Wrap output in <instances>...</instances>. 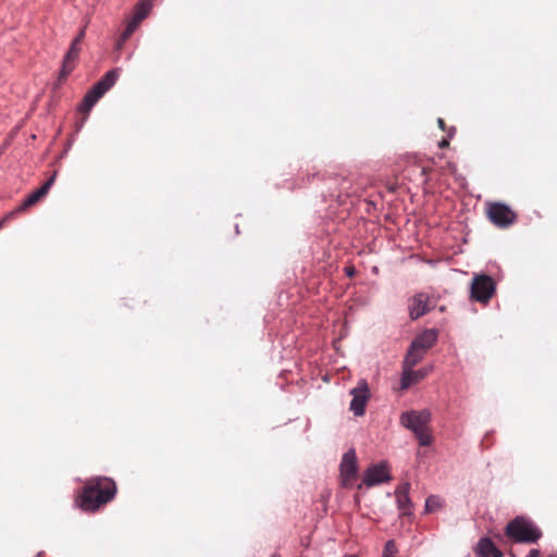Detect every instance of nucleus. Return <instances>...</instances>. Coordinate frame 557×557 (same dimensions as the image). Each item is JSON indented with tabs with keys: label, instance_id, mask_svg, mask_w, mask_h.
<instances>
[{
	"label": "nucleus",
	"instance_id": "f3484780",
	"mask_svg": "<svg viewBox=\"0 0 557 557\" xmlns=\"http://www.w3.org/2000/svg\"><path fill=\"white\" fill-rule=\"evenodd\" d=\"M478 553L482 557H502V553L490 539H482L478 544Z\"/></svg>",
	"mask_w": 557,
	"mask_h": 557
},
{
	"label": "nucleus",
	"instance_id": "bb28decb",
	"mask_svg": "<svg viewBox=\"0 0 557 557\" xmlns=\"http://www.w3.org/2000/svg\"><path fill=\"white\" fill-rule=\"evenodd\" d=\"M430 172H431V169H430V168H423V169H422V174H423L424 176H428Z\"/></svg>",
	"mask_w": 557,
	"mask_h": 557
},
{
	"label": "nucleus",
	"instance_id": "9b49d317",
	"mask_svg": "<svg viewBox=\"0 0 557 557\" xmlns=\"http://www.w3.org/2000/svg\"><path fill=\"white\" fill-rule=\"evenodd\" d=\"M339 468L343 484H351L357 473V458L354 449L344 454Z\"/></svg>",
	"mask_w": 557,
	"mask_h": 557
},
{
	"label": "nucleus",
	"instance_id": "6e6552de",
	"mask_svg": "<svg viewBox=\"0 0 557 557\" xmlns=\"http://www.w3.org/2000/svg\"><path fill=\"white\" fill-rule=\"evenodd\" d=\"M352 399L350 401V410L355 416H362L366 410L367 403L370 398V391L368 383L362 380L359 381L357 386L350 392Z\"/></svg>",
	"mask_w": 557,
	"mask_h": 557
},
{
	"label": "nucleus",
	"instance_id": "c756f323",
	"mask_svg": "<svg viewBox=\"0 0 557 557\" xmlns=\"http://www.w3.org/2000/svg\"><path fill=\"white\" fill-rule=\"evenodd\" d=\"M344 557H357V556H355V555H346Z\"/></svg>",
	"mask_w": 557,
	"mask_h": 557
},
{
	"label": "nucleus",
	"instance_id": "20e7f679",
	"mask_svg": "<svg viewBox=\"0 0 557 557\" xmlns=\"http://www.w3.org/2000/svg\"><path fill=\"white\" fill-rule=\"evenodd\" d=\"M506 535L516 542L534 543L541 537L542 533L522 518H516L507 524Z\"/></svg>",
	"mask_w": 557,
	"mask_h": 557
},
{
	"label": "nucleus",
	"instance_id": "412c9836",
	"mask_svg": "<svg viewBox=\"0 0 557 557\" xmlns=\"http://www.w3.org/2000/svg\"><path fill=\"white\" fill-rule=\"evenodd\" d=\"M397 554L396 544L394 541H387L384 550H383V557H395Z\"/></svg>",
	"mask_w": 557,
	"mask_h": 557
},
{
	"label": "nucleus",
	"instance_id": "7c9ffc66",
	"mask_svg": "<svg viewBox=\"0 0 557 557\" xmlns=\"http://www.w3.org/2000/svg\"><path fill=\"white\" fill-rule=\"evenodd\" d=\"M550 557H557V554H555V555H552Z\"/></svg>",
	"mask_w": 557,
	"mask_h": 557
},
{
	"label": "nucleus",
	"instance_id": "6ab92c4d",
	"mask_svg": "<svg viewBox=\"0 0 557 557\" xmlns=\"http://www.w3.org/2000/svg\"><path fill=\"white\" fill-rule=\"evenodd\" d=\"M154 0H140L134 8V12L143 14L146 18L153 7Z\"/></svg>",
	"mask_w": 557,
	"mask_h": 557
},
{
	"label": "nucleus",
	"instance_id": "f03ea898",
	"mask_svg": "<svg viewBox=\"0 0 557 557\" xmlns=\"http://www.w3.org/2000/svg\"><path fill=\"white\" fill-rule=\"evenodd\" d=\"M431 420V413L428 410L405 411L400 414V423L412 431L421 446H429L432 443V435L428 430Z\"/></svg>",
	"mask_w": 557,
	"mask_h": 557
},
{
	"label": "nucleus",
	"instance_id": "ddd939ff",
	"mask_svg": "<svg viewBox=\"0 0 557 557\" xmlns=\"http://www.w3.org/2000/svg\"><path fill=\"white\" fill-rule=\"evenodd\" d=\"M428 374V369L413 370V368H403L400 379V391L408 389L411 385H414L422 381Z\"/></svg>",
	"mask_w": 557,
	"mask_h": 557
},
{
	"label": "nucleus",
	"instance_id": "5701e85b",
	"mask_svg": "<svg viewBox=\"0 0 557 557\" xmlns=\"http://www.w3.org/2000/svg\"><path fill=\"white\" fill-rule=\"evenodd\" d=\"M85 35H86V26H84L79 33L77 34V36L74 38L73 41H75L76 44H83L84 39H85Z\"/></svg>",
	"mask_w": 557,
	"mask_h": 557
},
{
	"label": "nucleus",
	"instance_id": "4468645a",
	"mask_svg": "<svg viewBox=\"0 0 557 557\" xmlns=\"http://www.w3.org/2000/svg\"><path fill=\"white\" fill-rule=\"evenodd\" d=\"M409 490L410 484L406 482L400 484L395 492L398 509L404 516L411 513L412 503L409 497Z\"/></svg>",
	"mask_w": 557,
	"mask_h": 557
},
{
	"label": "nucleus",
	"instance_id": "f8f14e48",
	"mask_svg": "<svg viewBox=\"0 0 557 557\" xmlns=\"http://www.w3.org/2000/svg\"><path fill=\"white\" fill-rule=\"evenodd\" d=\"M391 480L388 469L384 463L373 465L366 471L362 482L367 486H373Z\"/></svg>",
	"mask_w": 557,
	"mask_h": 557
},
{
	"label": "nucleus",
	"instance_id": "a211bd4d",
	"mask_svg": "<svg viewBox=\"0 0 557 557\" xmlns=\"http://www.w3.org/2000/svg\"><path fill=\"white\" fill-rule=\"evenodd\" d=\"M145 20L143 14H138L134 12L132 20L126 25L123 34L121 35V38L119 40V46H121L123 42H125L136 30L138 25L141 23V21Z\"/></svg>",
	"mask_w": 557,
	"mask_h": 557
},
{
	"label": "nucleus",
	"instance_id": "1a4fd4ad",
	"mask_svg": "<svg viewBox=\"0 0 557 557\" xmlns=\"http://www.w3.org/2000/svg\"><path fill=\"white\" fill-rule=\"evenodd\" d=\"M81 44H76L75 41H72L66 54L64 55L62 67L59 73L58 77V84H63L67 76L73 72V70L76 66V61L78 59L79 52H81Z\"/></svg>",
	"mask_w": 557,
	"mask_h": 557
},
{
	"label": "nucleus",
	"instance_id": "423d86ee",
	"mask_svg": "<svg viewBox=\"0 0 557 557\" xmlns=\"http://www.w3.org/2000/svg\"><path fill=\"white\" fill-rule=\"evenodd\" d=\"M486 213L488 220L500 228H506L512 225L517 220V214L510 209V207L502 202L488 203Z\"/></svg>",
	"mask_w": 557,
	"mask_h": 557
},
{
	"label": "nucleus",
	"instance_id": "9d476101",
	"mask_svg": "<svg viewBox=\"0 0 557 557\" xmlns=\"http://www.w3.org/2000/svg\"><path fill=\"white\" fill-rule=\"evenodd\" d=\"M57 177V172H54L37 190L29 194L24 201L14 209L17 211V214L25 212L28 208L35 206L39 200H41L50 190L51 186L54 184Z\"/></svg>",
	"mask_w": 557,
	"mask_h": 557
},
{
	"label": "nucleus",
	"instance_id": "dca6fc26",
	"mask_svg": "<svg viewBox=\"0 0 557 557\" xmlns=\"http://www.w3.org/2000/svg\"><path fill=\"white\" fill-rule=\"evenodd\" d=\"M424 355V351L411 344L403 361V368H414Z\"/></svg>",
	"mask_w": 557,
	"mask_h": 557
},
{
	"label": "nucleus",
	"instance_id": "2eb2a0df",
	"mask_svg": "<svg viewBox=\"0 0 557 557\" xmlns=\"http://www.w3.org/2000/svg\"><path fill=\"white\" fill-rule=\"evenodd\" d=\"M437 336L438 333L435 329H426L420 333L411 344L426 354L437 342Z\"/></svg>",
	"mask_w": 557,
	"mask_h": 557
},
{
	"label": "nucleus",
	"instance_id": "cd10ccee",
	"mask_svg": "<svg viewBox=\"0 0 557 557\" xmlns=\"http://www.w3.org/2000/svg\"><path fill=\"white\" fill-rule=\"evenodd\" d=\"M346 271H347V274L349 276H351L355 273V269L354 268H347Z\"/></svg>",
	"mask_w": 557,
	"mask_h": 557
},
{
	"label": "nucleus",
	"instance_id": "4be33fe9",
	"mask_svg": "<svg viewBox=\"0 0 557 557\" xmlns=\"http://www.w3.org/2000/svg\"><path fill=\"white\" fill-rule=\"evenodd\" d=\"M16 215H18V214H17V211H15V210H13V211L9 212L8 214H5L3 216V219L0 220V230L4 226V224L8 221H11V220L15 219Z\"/></svg>",
	"mask_w": 557,
	"mask_h": 557
},
{
	"label": "nucleus",
	"instance_id": "b1692460",
	"mask_svg": "<svg viewBox=\"0 0 557 557\" xmlns=\"http://www.w3.org/2000/svg\"><path fill=\"white\" fill-rule=\"evenodd\" d=\"M449 146V141L446 139V138H443L440 143H438V147L440 148H446Z\"/></svg>",
	"mask_w": 557,
	"mask_h": 557
},
{
	"label": "nucleus",
	"instance_id": "f257e3e1",
	"mask_svg": "<svg viewBox=\"0 0 557 557\" xmlns=\"http://www.w3.org/2000/svg\"><path fill=\"white\" fill-rule=\"evenodd\" d=\"M115 482L107 476H96L87 480L75 498V504L83 511L95 512L101 506L110 503L116 495Z\"/></svg>",
	"mask_w": 557,
	"mask_h": 557
},
{
	"label": "nucleus",
	"instance_id": "7ed1b4c3",
	"mask_svg": "<svg viewBox=\"0 0 557 557\" xmlns=\"http://www.w3.org/2000/svg\"><path fill=\"white\" fill-rule=\"evenodd\" d=\"M117 77V69L107 72L103 77L87 91L79 106V111L89 113L96 102L116 83Z\"/></svg>",
	"mask_w": 557,
	"mask_h": 557
},
{
	"label": "nucleus",
	"instance_id": "c85d7f7f",
	"mask_svg": "<svg viewBox=\"0 0 557 557\" xmlns=\"http://www.w3.org/2000/svg\"><path fill=\"white\" fill-rule=\"evenodd\" d=\"M272 557H281L278 554H273Z\"/></svg>",
	"mask_w": 557,
	"mask_h": 557
},
{
	"label": "nucleus",
	"instance_id": "0eeeda50",
	"mask_svg": "<svg viewBox=\"0 0 557 557\" xmlns=\"http://www.w3.org/2000/svg\"><path fill=\"white\" fill-rule=\"evenodd\" d=\"M436 306V298L425 293H419L409 300V315L417 320L430 312Z\"/></svg>",
	"mask_w": 557,
	"mask_h": 557
},
{
	"label": "nucleus",
	"instance_id": "393cba45",
	"mask_svg": "<svg viewBox=\"0 0 557 557\" xmlns=\"http://www.w3.org/2000/svg\"><path fill=\"white\" fill-rule=\"evenodd\" d=\"M540 550L539 549H531L527 557H539Z\"/></svg>",
	"mask_w": 557,
	"mask_h": 557
},
{
	"label": "nucleus",
	"instance_id": "aec40b11",
	"mask_svg": "<svg viewBox=\"0 0 557 557\" xmlns=\"http://www.w3.org/2000/svg\"><path fill=\"white\" fill-rule=\"evenodd\" d=\"M442 507V499L438 496H429L425 500V511L432 512Z\"/></svg>",
	"mask_w": 557,
	"mask_h": 557
},
{
	"label": "nucleus",
	"instance_id": "a878e982",
	"mask_svg": "<svg viewBox=\"0 0 557 557\" xmlns=\"http://www.w3.org/2000/svg\"><path fill=\"white\" fill-rule=\"evenodd\" d=\"M437 124H438V126H440V128H441V129H443V131L445 129V122H444V120H443V119H438V120H437Z\"/></svg>",
	"mask_w": 557,
	"mask_h": 557
},
{
	"label": "nucleus",
	"instance_id": "39448f33",
	"mask_svg": "<svg viewBox=\"0 0 557 557\" xmlns=\"http://www.w3.org/2000/svg\"><path fill=\"white\" fill-rule=\"evenodd\" d=\"M495 282L486 274L475 275L472 280L470 297L481 304H487L495 293Z\"/></svg>",
	"mask_w": 557,
	"mask_h": 557
}]
</instances>
